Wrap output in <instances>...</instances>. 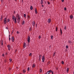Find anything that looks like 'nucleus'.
Instances as JSON below:
<instances>
[{"instance_id": "22", "label": "nucleus", "mask_w": 74, "mask_h": 74, "mask_svg": "<svg viewBox=\"0 0 74 74\" xmlns=\"http://www.w3.org/2000/svg\"><path fill=\"white\" fill-rule=\"evenodd\" d=\"M10 21V20L9 18H8L7 19V21H6L7 22H9Z\"/></svg>"}, {"instance_id": "21", "label": "nucleus", "mask_w": 74, "mask_h": 74, "mask_svg": "<svg viewBox=\"0 0 74 74\" xmlns=\"http://www.w3.org/2000/svg\"><path fill=\"white\" fill-rule=\"evenodd\" d=\"M51 38L52 40H53V36L52 35L51 36Z\"/></svg>"}, {"instance_id": "58", "label": "nucleus", "mask_w": 74, "mask_h": 74, "mask_svg": "<svg viewBox=\"0 0 74 74\" xmlns=\"http://www.w3.org/2000/svg\"><path fill=\"white\" fill-rule=\"evenodd\" d=\"M2 19H3L0 18V21H2Z\"/></svg>"}, {"instance_id": "25", "label": "nucleus", "mask_w": 74, "mask_h": 74, "mask_svg": "<svg viewBox=\"0 0 74 74\" xmlns=\"http://www.w3.org/2000/svg\"><path fill=\"white\" fill-rule=\"evenodd\" d=\"M23 73H26V71H25V69H23Z\"/></svg>"}, {"instance_id": "11", "label": "nucleus", "mask_w": 74, "mask_h": 74, "mask_svg": "<svg viewBox=\"0 0 74 74\" xmlns=\"http://www.w3.org/2000/svg\"><path fill=\"white\" fill-rule=\"evenodd\" d=\"M32 23L33 26H34L35 25V22L34 21L33 22H32Z\"/></svg>"}, {"instance_id": "13", "label": "nucleus", "mask_w": 74, "mask_h": 74, "mask_svg": "<svg viewBox=\"0 0 74 74\" xmlns=\"http://www.w3.org/2000/svg\"><path fill=\"white\" fill-rule=\"evenodd\" d=\"M40 4L42 5L43 4V0H41L40 1Z\"/></svg>"}, {"instance_id": "50", "label": "nucleus", "mask_w": 74, "mask_h": 74, "mask_svg": "<svg viewBox=\"0 0 74 74\" xmlns=\"http://www.w3.org/2000/svg\"><path fill=\"white\" fill-rule=\"evenodd\" d=\"M32 53H30L29 54V56H31L32 55Z\"/></svg>"}, {"instance_id": "7", "label": "nucleus", "mask_w": 74, "mask_h": 74, "mask_svg": "<svg viewBox=\"0 0 74 74\" xmlns=\"http://www.w3.org/2000/svg\"><path fill=\"white\" fill-rule=\"evenodd\" d=\"M11 39L12 40V41L13 42H14V36H12L11 38Z\"/></svg>"}, {"instance_id": "8", "label": "nucleus", "mask_w": 74, "mask_h": 74, "mask_svg": "<svg viewBox=\"0 0 74 74\" xmlns=\"http://www.w3.org/2000/svg\"><path fill=\"white\" fill-rule=\"evenodd\" d=\"M0 42H1V45L2 46H3V40H1L0 41Z\"/></svg>"}, {"instance_id": "29", "label": "nucleus", "mask_w": 74, "mask_h": 74, "mask_svg": "<svg viewBox=\"0 0 74 74\" xmlns=\"http://www.w3.org/2000/svg\"><path fill=\"white\" fill-rule=\"evenodd\" d=\"M68 48H69V46L68 45H66V49H68Z\"/></svg>"}, {"instance_id": "12", "label": "nucleus", "mask_w": 74, "mask_h": 74, "mask_svg": "<svg viewBox=\"0 0 74 74\" xmlns=\"http://www.w3.org/2000/svg\"><path fill=\"white\" fill-rule=\"evenodd\" d=\"M60 32H61V36H62V29H61V28L60 29Z\"/></svg>"}, {"instance_id": "59", "label": "nucleus", "mask_w": 74, "mask_h": 74, "mask_svg": "<svg viewBox=\"0 0 74 74\" xmlns=\"http://www.w3.org/2000/svg\"><path fill=\"white\" fill-rule=\"evenodd\" d=\"M9 71H10V70H11V68H10V67L9 68Z\"/></svg>"}, {"instance_id": "37", "label": "nucleus", "mask_w": 74, "mask_h": 74, "mask_svg": "<svg viewBox=\"0 0 74 74\" xmlns=\"http://www.w3.org/2000/svg\"><path fill=\"white\" fill-rule=\"evenodd\" d=\"M64 10H65V11H66L67 10V8H64Z\"/></svg>"}, {"instance_id": "38", "label": "nucleus", "mask_w": 74, "mask_h": 74, "mask_svg": "<svg viewBox=\"0 0 74 74\" xmlns=\"http://www.w3.org/2000/svg\"><path fill=\"white\" fill-rule=\"evenodd\" d=\"M27 17L28 18H30V16L29 15H27Z\"/></svg>"}, {"instance_id": "41", "label": "nucleus", "mask_w": 74, "mask_h": 74, "mask_svg": "<svg viewBox=\"0 0 74 74\" xmlns=\"http://www.w3.org/2000/svg\"><path fill=\"white\" fill-rule=\"evenodd\" d=\"M55 53H56L55 52H54V53H53V56H55Z\"/></svg>"}, {"instance_id": "20", "label": "nucleus", "mask_w": 74, "mask_h": 74, "mask_svg": "<svg viewBox=\"0 0 74 74\" xmlns=\"http://www.w3.org/2000/svg\"><path fill=\"white\" fill-rule=\"evenodd\" d=\"M32 67H33V68H34V67H35V64H34L32 65Z\"/></svg>"}, {"instance_id": "24", "label": "nucleus", "mask_w": 74, "mask_h": 74, "mask_svg": "<svg viewBox=\"0 0 74 74\" xmlns=\"http://www.w3.org/2000/svg\"><path fill=\"white\" fill-rule=\"evenodd\" d=\"M24 18H26V15L25 14H24Z\"/></svg>"}, {"instance_id": "49", "label": "nucleus", "mask_w": 74, "mask_h": 74, "mask_svg": "<svg viewBox=\"0 0 74 74\" xmlns=\"http://www.w3.org/2000/svg\"><path fill=\"white\" fill-rule=\"evenodd\" d=\"M9 41H10V40H11V38H10V37H9Z\"/></svg>"}, {"instance_id": "18", "label": "nucleus", "mask_w": 74, "mask_h": 74, "mask_svg": "<svg viewBox=\"0 0 74 74\" xmlns=\"http://www.w3.org/2000/svg\"><path fill=\"white\" fill-rule=\"evenodd\" d=\"M68 43H69V44H70V43H72V42H71V41H70V40H69L68 41Z\"/></svg>"}, {"instance_id": "9", "label": "nucleus", "mask_w": 74, "mask_h": 74, "mask_svg": "<svg viewBox=\"0 0 74 74\" xmlns=\"http://www.w3.org/2000/svg\"><path fill=\"white\" fill-rule=\"evenodd\" d=\"M26 47V43H24L23 47L24 48H25Z\"/></svg>"}, {"instance_id": "51", "label": "nucleus", "mask_w": 74, "mask_h": 74, "mask_svg": "<svg viewBox=\"0 0 74 74\" xmlns=\"http://www.w3.org/2000/svg\"><path fill=\"white\" fill-rule=\"evenodd\" d=\"M40 59H41V58H39V61H40Z\"/></svg>"}, {"instance_id": "26", "label": "nucleus", "mask_w": 74, "mask_h": 74, "mask_svg": "<svg viewBox=\"0 0 74 74\" xmlns=\"http://www.w3.org/2000/svg\"><path fill=\"white\" fill-rule=\"evenodd\" d=\"M29 70H30V68L29 67L28 68L27 71H29Z\"/></svg>"}, {"instance_id": "4", "label": "nucleus", "mask_w": 74, "mask_h": 74, "mask_svg": "<svg viewBox=\"0 0 74 74\" xmlns=\"http://www.w3.org/2000/svg\"><path fill=\"white\" fill-rule=\"evenodd\" d=\"M7 47L8 48V50L10 51L11 49V47L10 46V45H8Z\"/></svg>"}, {"instance_id": "14", "label": "nucleus", "mask_w": 74, "mask_h": 74, "mask_svg": "<svg viewBox=\"0 0 74 74\" xmlns=\"http://www.w3.org/2000/svg\"><path fill=\"white\" fill-rule=\"evenodd\" d=\"M69 68H68L66 69V72H67V73H69Z\"/></svg>"}, {"instance_id": "23", "label": "nucleus", "mask_w": 74, "mask_h": 74, "mask_svg": "<svg viewBox=\"0 0 74 74\" xmlns=\"http://www.w3.org/2000/svg\"><path fill=\"white\" fill-rule=\"evenodd\" d=\"M24 23H25V21H23L22 23V25H24Z\"/></svg>"}, {"instance_id": "61", "label": "nucleus", "mask_w": 74, "mask_h": 74, "mask_svg": "<svg viewBox=\"0 0 74 74\" xmlns=\"http://www.w3.org/2000/svg\"><path fill=\"white\" fill-rule=\"evenodd\" d=\"M52 73V74H53V72L52 71V72H51Z\"/></svg>"}, {"instance_id": "63", "label": "nucleus", "mask_w": 74, "mask_h": 74, "mask_svg": "<svg viewBox=\"0 0 74 74\" xmlns=\"http://www.w3.org/2000/svg\"><path fill=\"white\" fill-rule=\"evenodd\" d=\"M8 54L7 53H6V55H8Z\"/></svg>"}, {"instance_id": "34", "label": "nucleus", "mask_w": 74, "mask_h": 74, "mask_svg": "<svg viewBox=\"0 0 74 74\" xmlns=\"http://www.w3.org/2000/svg\"><path fill=\"white\" fill-rule=\"evenodd\" d=\"M29 31H32V28H31V27H30L29 29Z\"/></svg>"}, {"instance_id": "31", "label": "nucleus", "mask_w": 74, "mask_h": 74, "mask_svg": "<svg viewBox=\"0 0 74 74\" xmlns=\"http://www.w3.org/2000/svg\"><path fill=\"white\" fill-rule=\"evenodd\" d=\"M6 29H8V32L9 33H10V32H9V30H8V27H6Z\"/></svg>"}, {"instance_id": "54", "label": "nucleus", "mask_w": 74, "mask_h": 74, "mask_svg": "<svg viewBox=\"0 0 74 74\" xmlns=\"http://www.w3.org/2000/svg\"><path fill=\"white\" fill-rule=\"evenodd\" d=\"M64 0H62V2H64Z\"/></svg>"}, {"instance_id": "39", "label": "nucleus", "mask_w": 74, "mask_h": 74, "mask_svg": "<svg viewBox=\"0 0 74 74\" xmlns=\"http://www.w3.org/2000/svg\"><path fill=\"white\" fill-rule=\"evenodd\" d=\"M38 38L39 39H40V38H41V36H39Z\"/></svg>"}, {"instance_id": "55", "label": "nucleus", "mask_w": 74, "mask_h": 74, "mask_svg": "<svg viewBox=\"0 0 74 74\" xmlns=\"http://www.w3.org/2000/svg\"><path fill=\"white\" fill-rule=\"evenodd\" d=\"M49 47L50 48V49L51 48V45L49 46Z\"/></svg>"}, {"instance_id": "16", "label": "nucleus", "mask_w": 74, "mask_h": 74, "mask_svg": "<svg viewBox=\"0 0 74 74\" xmlns=\"http://www.w3.org/2000/svg\"><path fill=\"white\" fill-rule=\"evenodd\" d=\"M16 16L17 17V18H19V17H20V16H19V15L18 14H17Z\"/></svg>"}, {"instance_id": "27", "label": "nucleus", "mask_w": 74, "mask_h": 74, "mask_svg": "<svg viewBox=\"0 0 74 74\" xmlns=\"http://www.w3.org/2000/svg\"><path fill=\"white\" fill-rule=\"evenodd\" d=\"M20 21H21V20H18L17 21V23H20Z\"/></svg>"}, {"instance_id": "15", "label": "nucleus", "mask_w": 74, "mask_h": 74, "mask_svg": "<svg viewBox=\"0 0 74 74\" xmlns=\"http://www.w3.org/2000/svg\"><path fill=\"white\" fill-rule=\"evenodd\" d=\"M50 63V61H48V62L47 63V66H48V65H49V64Z\"/></svg>"}, {"instance_id": "32", "label": "nucleus", "mask_w": 74, "mask_h": 74, "mask_svg": "<svg viewBox=\"0 0 74 74\" xmlns=\"http://www.w3.org/2000/svg\"><path fill=\"white\" fill-rule=\"evenodd\" d=\"M1 3H4V0H1Z\"/></svg>"}, {"instance_id": "43", "label": "nucleus", "mask_w": 74, "mask_h": 74, "mask_svg": "<svg viewBox=\"0 0 74 74\" xmlns=\"http://www.w3.org/2000/svg\"><path fill=\"white\" fill-rule=\"evenodd\" d=\"M18 20L21 21V20L20 19V17H18Z\"/></svg>"}, {"instance_id": "52", "label": "nucleus", "mask_w": 74, "mask_h": 74, "mask_svg": "<svg viewBox=\"0 0 74 74\" xmlns=\"http://www.w3.org/2000/svg\"><path fill=\"white\" fill-rule=\"evenodd\" d=\"M2 56H5V55H4V53H3L2 54Z\"/></svg>"}, {"instance_id": "47", "label": "nucleus", "mask_w": 74, "mask_h": 74, "mask_svg": "<svg viewBox=\"0 0 74 74\" xmlns=\"http://www.w3.org/2000/svg\"><path fill=\"white\" fill-rule=\"evenodd\" d=\"M64 29H65V30H66V26H65Z\"/></svg>"}, {"instance_id": "56", "label": "nucleus", "mask_w": 74, "mask_h": 74, "mask_svg": "<svg viewBox=\"0 0 74 74\" xmlns=\"http://www.w3.org/2000/svg\"><path fill=\"white\" fill-rule=\"evenodd\" d=\"M17 49H16L15 51V52H16V51H17Z\"/></svg>"}, {"instance_id": "53", "label": "nucleus", "mask_w": 74, "mask_h": 74, "mask_svg": "<svg viewBox=\"0 0 74 74\" xmlns=\"http://www.w3.org/2000/svg\"><path fill=\"white\" fill-rule=\"evenodd\" d=\"M19 32H18V31H17V34H19Z\"/></svg>"}, {"instance_id": "40", "label": "nucleus", "mask_w": 74, "mask_h": 74, "mask_svg": "<svg viewBox=\"0 0 74 74\" xmlns=\"http://www.w3.org/2000/svg\"><path fill=\"white\" fill-rule=\"evenodd\" d=\"M41 71H42V69H40V73H41Z\"/></svg>"}, {"instance_id": "36", "label": "nucleus", "mask_w": 74, "mask_h": 74, "mask_svg": "<svg viewBox=\"0 0 74 74\" xmlns=\"http://www.w3.org/2000/svg\"><path fill=\"white\" fill-rule=\"evenodd\" d=\"M62 64H64V62H63V61L62 62Z\"/></svg>"}, {"instance_id": "10", "label": "nucleus", "mask_w": 74, "mask_h": 74, "mask_svg": "<svg viewBox=\"0 0 74 74\" xmlns=\"http://www.w3.org/2000/svg\"><path fill=\"white\" fill-rule=\"evenodd\" d=\"M35 12L36 14H37V8H35Z\"/></svg>"}, {"instance_id": "42", "label": "nucleus", "mask_w": 74, "mask_h": 74, "mask_svg": "<svg viewBox=\"0 0 74 74\" xmlns=\"http://www.w3.org/2000/svg\"><path fill=\"white\" fill-rule=\"evenodd\" d=\"M47 3L48 4H50V2H49V1H47Z\"/></svg>"}, {"instance_id": "30", "label": "nucleus", "mask_w": 74, "mask_h": 74, "mask_svg": "<svg viewBox=\"0 0 74 74\" xmlns=\"http://www.w3.org/2000/svg\"><path fill=\"white\" fill-rule=\"evenodd\" d=\"M52 71L51 70H50L49 71V72L50 73H52Z\"/></svg>"}, {"instance_id": "57", "label": "nucleus", "mask_w": 74, "mask_h": 74, "mask_svg": "<svg viewBox=\"0 0 74 74\" xmlns=\"http://www.w3.org/2000/svg\"><path fill=\"white\" fill-rule=\"evenodd\" d=\"M42 7H44V5H42Z\"/></svg>"}, {"instance_id": "60", "label": "nucleus", "mask_w": 74, "mask_h": 74, "mask_svg": "<svg viewBox=\"0 0 74 74\" xmlns=\"http://www.w3.org/2000/svg\"><path fill=\"white\" fill-rule=\"evenodd\" d=\"M14 14H15V11H14Z\"/></svg>"}, {"instance_id": "2", "label": "nucleus", "mask_w": 74, "mask_h": 74, "mask_svg": "<svg viewBox=\"0 0 74 74\" xmlns=\"http://www.w3.org/2000/svg\"><path fill=\"white\" fill-rule=\"evenodd\" d=\"M3 22L4 24H6V23H7V18L6 17L4 19Z\"/></svg>"}, {"instance_id": "44", "label": "nucleus", "mask_w": 74, "mask_h": 74, "mask_svg": "<svg viewBox=\"0 0 74 74\" xmlns=\"http://www.w3.org/2000/svg\"><path fill=\"white\" fill-rule=\"evenodd\" d=\"M9 60L10 62H11V61H12V59H9Z\"/></svg>"}, {"instance_id": "62", "label": "nucleus", "mask_w": 74, "mask_h": 74, "mask_svg": "<svg viewBox=\"0 0 74 74\" xmlns=\"http://www.w3.org/2000/svg\"><path fill=\"white\" fill-rule=\"evenodd\" d=\"M10 35H9V38H10Z\"/></svg>"}, {"instance_id": "45", "label": "nucleus", "mask_w": 74, "mask_h": 74, "mask_svg": "<svg viewBox=\"0 0 74 74\" xmlns=\"http://www.w3.org/2000/svg\"><path fill=\"white\" fill-rule=\"evenodd\" d=\"M3 15H1V18L3 19Z\"/></svg>"}, {"instance_id": "46", "label": "nucleus", "mask_w": 74, "mask_h": 74, "mask_svg": "<svg viewBox=\"0 0 74 74\" xmlns=\"http://www.w3.org/2000/svg\"><path fill=\"white\" fill-rule=\"evenodd\" d=\"M39 58H41V55H39Z\"/></svg>"}, {"instance_id": "5", "label": "nucleus", "mask_w": 74, "mask_h": 74, "mask_svg": "<svg viewBox=\"0 0 74 74\" xmlns=\"http://www.w3.org/2000/svg\"><path fill=\"white\" fill-rule=\"evenodd\" d=\"M44 56H42V62H44V61L45 60V58H44Z\"/></svg>"}, {"instance_id": "19", "label": "nucleus", "mask_w": 74, "mask_h": 74, "mask_svg": "<svg viewBox=\"0 0 74 74\" xmlns=\"http://www.w3.org/2000/svg\"><path fill=\"white\" fill-rule=\"evenodd\" d=\"M30 8L31 10H33V6H31Z\"/></svg>"}, {"instance_id": "3", "label": "nucleus", "mask_w": 74, "mask_h": 74, "mask_svg": "<svg viewBox=\"0 0 74 74\" xmlns=\"http://www.w3.org/2000/svg\"><path fill=\"white\" fill-rule=\"evenodd\" d=\"M27 41L28 42H30V38L29 36H28L27 37Z\"/></svg>"}, {"instance_id": "35", "label": "nucleus", "mask_w": 74, "mask_h": 74, "mask_svg": "<svg viewBox=\"0 0 74 74\" xmlns=\"http://www.w3.org/2000/svg\"><path fill=\"white\" fill-rule=\"evenodd\" d=\"M58 67H56V70L57 71V70H58Z\"/></svg>"}, {"instance_id": "28", "label": "nucleus", "mask_w": 74, "mask_h": 74, "mask_svg": "<svg viewBox=\"0 0 74 74\" xmlns=\"http://www.w3.org/2000/svg\"><path fill=\"white\" fill-rule=\"evenodd\" d=\"M58 28L56 27V32H57V31H58Z\"/></svg>"}, {"instance_id": "6", "label": "nucleus", "mask_w": 74, "mask_h": 74, "mask_svg": "<svg viewBox=\"0 0 74 74\" xmlns=\"http://www.w3.org/2000/svg\"><path fill=\"white\" fill-rule=\"evenodd\" d=\"M51 18H49L48 19L47 22L48 23H49L51 22Z\"/></svg>"}, {"instance_id": "48", "label": "nucleus", "mask_w": 74, "mask_h": 74, "mask_svg": "<svg viewBox=\"0 0 74 74\" xmlns=\"http://www.w3.org/2000/svg\"><path fill=\"white\" fill-rule=\"evenodd\" d=\"M49 71H47L46 74H49Z\"/></svg>"}, {"instance_id": "1", "label": "nucleus", "mask_w": 74, "mask_h": 74, "mask_svg": "<svg viewBox=\"0 0 74 74\" xmlns=\"http://www.w3.org/2000/svg\"><path fill=\"white\" fill-rule=\"evenodd\" d=\"M12 19L13 21H14L15 23H16V17L15 18V16H14V15L12 16Z\"/></svg>"}, {"instance_id": "17", "label": "nucleus", "mask_w": 74, "mask_h": 74, "mask_svg": "<svg viewBox=\"0 0 74 74\" xmlns=\"http://www.w3.org/2000/svg\"><path fill=\"white\" fill-rule=\"evenodd\" d=\"M70 19H73V15H71L70 17Z\"/></svg>"}, {"instance_id": "33", "label": "nucleus", "mask_w": 74, "mask_h": 74, "mask_svg": "<svg viewBox=\"0 0 74 74\" xmlns=\"http://www.w3.org/2000/svg\"><path fill=\"white\" fill-rule=\"evenodd\" d=\"M4 62H5V63H6L7 62V60L5 59V60Z\"/></svg>"}, {"instance_id": "64", "label": "nucleus", "mask_w": 74, "mask_h": 74, "mask_svg": "<svg viewBox=\"0 0 74 74\" xmlns=\"http://www.w3.org/2000/svg\"><path fill=\"white\" fill-rule=\"evenodd\" d=\"M22 3H23V0H22Z\"/></svg>"}]
</instances>
